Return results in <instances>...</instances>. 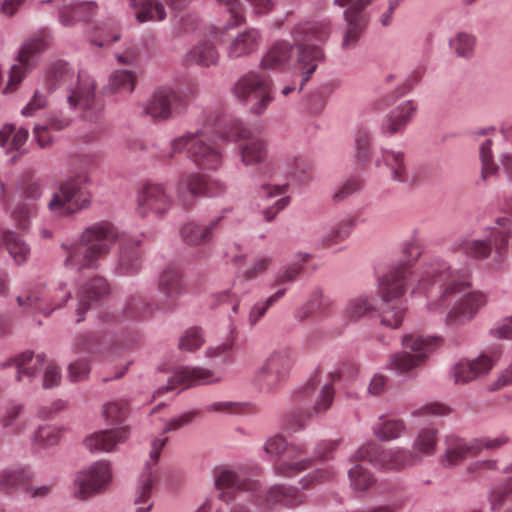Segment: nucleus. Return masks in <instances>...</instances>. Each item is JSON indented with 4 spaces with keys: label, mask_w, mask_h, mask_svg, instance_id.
Wrapping results in <instances>:
<instances>
[{
    "label": "nucleus",
    "mask_w": 512,
    "mask_h": 512,
    "mask_svg": "<svg viewBox=\"0 0 512 512\" xmlns=\"http://www.w3.org/2000/svg\"><path fill=\"white\" fill-rule=\"evenodd\" d=\"M419 243L412 241L406 244L404 254L408 262L392 268L379 280V293L382 298L381 323L397 328L402 323L405 307L402 301L408 287L413 292L427 294L428 309L433 312L442 311L455 294L466 291L470 283V269L465 267L452 270L442 259L435 258L425 262L417 272L411 270V263L421 255Z\"/></svg>",
    "instance_id": "nucleus-1"
},
{
    "label": "nucleus",
    "mask_w": 512,
    "mask_h": 512,
    "mask_svg": "<svg viewBox=\"0 0 512 512\" xmlns=\"http://www.w3.org/2000/svg\"><path fill=\"white\" fill-rule=\"evenodd\" d=\"M215 135L230 142L247 140L240 146L241 161L246 166L260 164L267 157V143L264 139L251 138V131L240 120H227L214 114L206 117L201 129L174 138L169 151L163 152L160 157L162 160H170L176 154L186 151L198 167L215 170L222 164V153L215 143Z\"/></svg>",
    "instance_id": "nucleus-2"
},
{
    "label": "nucleus",
    "mask_w": 512,
    "mask_h": 512,
    "mask_svg": "<svg viewBox=\"0 0 512 512\" xmlns=\"http://www.w3.org/2000/svg\"><path fill=\"white\" fill-rule=\"evenodd\" d=\"M120 238L121 233L113 223H93L81 232L77 243H62L64 266L78 271L97 269L99 262L110 253Z\"/></svg>",
    "instance_id": "nucleus-3"
},
{
    "label": "nucleus",
    "mask_w": 512,
    "mask_h": 512,
    "mask_svg": "<svg viewBox=\"0 0 512 512\" xmlns=\"http://www.w3.org/2000/svg\"><path fill=\"white\" fill-rule=\"evenodd\" d=\"M330 34L331 23L328 19L304 21L292 28L291 36L297 48L298 69L302 74L301 86L309 80L318 63L324 59L321 45L328 40Z\"/></svg>",
    "instance_id": "nucleus-4"
},
{
    "label": "nucleus",
    "mask_w": 512,
    "mask_h": 512,
    "mask_svg": "<svg viewBox=\"0 0 512 512\" xmlns=\"http://www.w3.org/2000/svg\"><path fill=\"white\" fill-rule=\"evenodd\" d=\"M160 299L148 302L140 295L131 296L125 305V314L130 318H144L156 311H172L177 307L179 298L185 292L181 271L176 267H167L161 272L157 282Z\"/></svg>",
    "instance_id": "nucleus-5"
},
{
    "label": "nucleus",
    "mask_w": 512,
    "mask_h": 512,
    "mask_svg": "<svg viewBox=\"0 0 512 512\" xmlns=\"http://www.w3.org/2000/svg\"><path fill=\"white\" fill-rule=\"evenodd\" d=\"M511 220L507 217L498 218L495 226L489 229L484 239L463 238L453 243V253H463L475 260L487 259L492 253V244L495 246V260L501 262L507 251L510 238Z\"/></svg>",
    "instance_id": "nucleus-6"
},
{
    "label": "nucleus",
    "mask_w": 512,
    "mask_h": 512,
    "mask_svg": "<svg viewBox=\"0 0 512 512\" xmlns=\"http://www.w3.org/2000/svg\"><path fill=\"white\" fill-rule=\"evenodd\" d=\"M297 398L307 407L290 417L287 425L292 431L304 428L313 415L322 414L330 408L334 400V388L331 383L320 385V376L316 372L298 392Z\"/></svg>",
    "instance_id": "nucleus-7"
},
{
    "label": "nucleus",
    "mask_w": 512,
    "mask_h": 512,
    "mask_svg": "<svg viewBox=\"0 0 512 512\" xmlns=\"http://www.w3.org/2000/svg\"><path fill=\"white\" fill-rule=\"evenodd\" d=\"M90 181L88 172H79L62 181L47 204L48 210L60 217L72 216L86 208L92 201L89 190L81 187Z\"/></svg>",
    "instance_id": "nucleus-8"
},
{
    "label": "nucleus",
    "mask_w": 512,
    "mask_h": 512,
    "mask_svg": "<svg viewBox=\"0 0 512 512\" xmlns=\"http://www.w3.org/2000/svg\"><path fill=\"white\" fill-rule=\"evenodd\" d=\"M231 92L240 103L249 106L250 112L255 115H262L274 99L270 77L256 71L240 76Z\"/></svg>",
    "instance_id": "nucleus-9"
},
{
    "label": "nucleus",
    "mask_w": 512,
    "mask_h": 512,
    "mask_svg": "<svg viewBox=\"0 0 512 512\" xmlns=\"http://www.w3.org/2000/svg\"><path fill=\"white\" fill-rule=\"evenodd\" d=\"M51 43V35L47 30H40L26 39L16 56V63L11 67L4 93L14 92L22 80L39 64L42 53Z\"/></svg>",
    "instance_id": "nucleus-10"
},
{
    "label": "nucleus",
    "mask_w": 512,
    "mask_h": 512,
    "mask_svg": "<svg viewBox=\"0 0 512 512\" xmlns=\"http://www.w3.org/2000/svg\"><path fill=\"white\" fill-rule=\"evenodd\" d=\"M264 451L275 457L286 455V458L274 463L273 469L276 475L284 478L296 477L299 473L310 468L314 462L312 458H301L306 448L301 444H289L281 435L268 438L264 444Z\"/></svg>",
    "instance_id": "nucleus-11"
},
{
    "label": "nucleus",
    "mask_w": 512,
    "mask_h": 512,
    "mask_svg": "<svg viewBox=\"0 0 512 512\" xmlns=\"http://www.w3.org/2000/svg\"><path fill=\"white\" fill-rule=\"evenodd\" d=\"M352 461L367 460L383 471H401L420 463L417 453L405 448L382 449L375 442L362 445L352 456Z\"/></svg>",
    "instance_id": "nucleus-12"
},
{
    "label": "nucleus",
    "mask_w": 512,
    "mask_h": 512,
    "mask_svg": "<svg viewBox=\"0 0 512 512\" xmlns=\"http://www.w3.org/2000/svg\"><path fill=\"white\" fill-rule=\"evenodd\" d=\"M196 416L197 412L191 411L171 419L167 422L162 434L151 440V449L149 453L150 459L147 461L145 471L141 476V485L135 498L136 505L144 504L150 499L152 487L156 480V471L153 469V466L157 464L161 451L168 441V437H166L165 434L188 425Z\"/></svg>",
    "instance_id": "nucleus-13"
},
{
    "label": "nucleus",
    "mask_w": 512,
    "mask_h": 512,
    "mask_svg": "<svg viewBox=\"0 0 512 512\" xmlns=\"http://www.w3.org/2000/svg\"><path fill=\"white\" fill-rule=\"evenodd\" d=\"M479 157L481 161V178L487 180L495 176L499 171V166L494 161L493 148L497 150L500 146L506 145L498 152V160L507 180L512 183V145L505 139L504 135L495 133H483L478 138Z\"/></svg>",
    "instance_id": "nucleus-14"
},
{
    "label": "nucleus",
    "mask_w": 512,
    "mask_h": 512,
    "mask_svg": "<svg viewBox=\"0 0 512 512\" xmlns=\"http://www.w3.org/2000/svg\"><path fill=\"white\" fill-rule=\"evenodd\" d=\"M95 91L94 79L82 72L66 88L67 103L71 108L80 110L88 121H97L102 111V106L96 101Z\"/></svg>",
    "instance_id": "nucleus-15"
},
{
    "label": "nucleus",
    "mask_w": 512,
    "mask_h": 512,
    "mask_svg": "<svg viewBox=\"0 0 512 512\" xmlns=\"http://www.w3.org/2000/svg\"><path fill=\"white\" fill-rule=\"evenodd\" d=\"M441 338L439 337H424L422 335H406L403 338V346L407 349L416 352L410 354L401 352L394 354L389 363V368L400 374L407 373L421 365L427 355L433 352L441 345Z\"/></svg>",
    "instance_id": "nucleus-16"
},
{
    "label": "nucleus",
    "mask_w": 512,
    "mask_h": 512,
    "mask_svg": "<svg viewBox=\"0 0 512 512\" xmlns=\"http://www.w3.org/2000/svg\"><path fill=\"white\" fill-rule=\"evenodd\" d=\"M70 297L71 293L65 284H60L53 289L45 285H36L25 296H18L17 303L24 309L49 316L53 311L61 308Z\"/></svg>",
    "instance_id": "nucleus-17"
},
{
    "label": "nucleus",
    "mask_w": 512,
    "mask_h": 512,
    "mask_svg": "<svg viewBox=\"0 0 512 512\" xmlns=\"http://www.w3.org/2000/svg\"><path fill=\"white\" fill-rule=\"evenodd\" d=\"M293 357L289 351L272 353L255 374V383L261 391L274 392L289 376Z\"/></svg>",
    "instance_id": "nucleus-18"
},
{
    "label": "nucleus",
    "mask_w": 512,
    "mask_h": 512,
    "mask_svg": "<svg viewBox=\"0 0 512 512\" xmlns=\"http://www.w3.org/2000/svg\"><path fill=\"white\" fill-rule=\"evenodd\" d=\"M187 98L171 87L157 88L143 104V113L154 120H167L187 107Z\"/></svg>",
    "instance_id": "nucleus-19"
},
{
    "label": "nucleus",
    "mask_w": 512,
    "mask_h": 512,
    "mask_svg": "<svg viewBox=\"0 0 512 512\" xmlns=\"http://www.w3.org/2000/svg\"><path fill=\"white\" fill-rule=\"evenodd\" d=\"M112 481L108 462L98 461L79 471L74 480V496L86 500L104 491Z\"/></svg>",
    "instance_id": "nucleus-20"
},
{
    "label": "nucleus",
    "mask_w": 512,
    "mask_h": 512,
    "mask_svg": "<svg viewBox=\"0 0 512 512\" xmlns=\"http://www.w3.org/2000/svg\"><path fill=\"white\" fill-rule=\"evenodd\" d=\"M372 1L373 0H334V3L338 6H348L344 12L346 30L343 36V48L351 49L355 47L367 25L364 9Z\"/></svg>",
    "instance_id": "nucleus-21"
},
{
    "label": "nucleus",
    "mask_w": 512,
    "mask_h": 512,
    "mask_svg": "<svg viewBox=\"0 0 512 512\" xmlns=\"http://www.w3.org/2000/svg\"><path fill=\"white\" fill-rule=\"evenodd\" d=\"M172 205V198L164 185L147 183L137 197V213L141 217L164 215Z\"/></svg>",
    "instance_id": "nucleus-22"
},
{
    "label": "nucleus",
    "mask_w": 512,
    "mask_h": 512,
    "mask_svg": "<svg viewBox=\"0 0 512 512\" xmlns=\"http://www.w3.org/2000/svg\"><path fill=\"white\" fill-rule=\"evenodd\" d=\"M215 488L219 492L218 497L222 501L234 498L237 491H253L258 483L244 477L238 471L229 468H219L214 473Z\"/></svg>",
    "instance_id": "nucleus-23"
},
{
    "label": "nucleus",
    "mask_w": 512,
    "mask_h": 512,
    "mask_svg": "<svg viewBox=\"0 0 512 512\" xmlns=\"http://www.w3.org/2000/svg\"><path fill=\"white\" fill-rule=\"evenodd\" d=\"M487 304V295L480 291L466 294L455 303L446 316L448 326H457L470 321Z\"/></svg>",
    "instance_id": "nucleus-24"
},
{
    "label": "nucleus",
    "mask_w": 512,
    "mask_h": 512,
    "mask_svg": "<svg viewBox=\"0 0 512 512\" xmlns=\"http://www.w3.org/2000/svg\"><path fill=\"white\" fill-rule=\"evenodd\" d=\"M477 456V446L474 440L449 435L445 438V451L440 456V464L445 468L461 465L468 457Z\"/></svg>",
    "instance_id": "nucleus-25"
},
{
    "label": "nucleus",
    "mask_w": 512,
    "mask_h": 512,
    "mask_svg": "<svg viewBox=\"0 0 512 512\" xmlns=\"http://www.w3.org/2000/svg\"><path fill=\"white\" fill-rule=\"evenodd\" d=\"M215 381L213 373L201 367L179 366L174 369L172 376L168 380V385L157 390V394L168 392L177 386L188 388L194 385H202Z\"/></svg>",
    "instance_id": "nucleus-26"
},
{
    "label": "nucleus",
    "mask_w": 512,
    "mask_h": 512,
    "mask_svg": "<svg viewBox=\"0 0 512 512\" xmlns=\"http://www.w3.org/2000/svg\"><path fill=\"white\" fill-rule=\"evenodd\" d=\"M187 190L192 196H219L226 190L224 183L217 179L206 177L199 173H191L186 175L178 186V192Z\"/></svg>",
    "instance_id": "nucleus-27"
},
{
    "label": "nucleus",
    "mask_w": 512,
    "mask_h": 512,
    "mask_svg": "<svg viewBox=\"0 0 512 512\" xmlns=\"http://www.w3.org/2000/svg\"><path fill=\"white\" fill-rule=\"evenodd\" d=\"M127 428L104 430L90 434L84 439L85 447L91 452H109L128 438Z\"/></svg>",
    "instance_id": "nucleus-28"
},
{
    "label": "nucleus",
    "mask_w": 512,
    "mask_h": 512,
    "mask_svg": "<svg viewBox=\"0 0 512 512\" xmlns=\"http://www.w3.org/2000/svg\"><path fill=\"white\" fill-rule=\"evenodd\" d=\"M140 242L135 239H124L120 243V251L116 265L119 275H133L141 268Z\"/></svg>",
    "instance_id": "nucleus-29"
},
{
    "label": "nucleus",
    "mask_w": 512,
    "mask_h": 512,
    "mask_svg": "<svg viewBox=\"0 0 512 512\" xmlns=\"http://www.w3.org/2000/svg\"><path fill=\"white\" fill-rule=\"evenodd\" d=\"M261 43V34L255 28L238 33L227 46V55L231 59L248 56L256 52Z\"/></svg>",
    "instance_id": "nucleus-30"
},
{
    "label": "nucleus",
    "mask_w": 512,
    "mask_h": 512,
    "mask_svg": "<svg viewBox=\"0 0 512 512\" xmlns=\"http://www.w3.org/2000/svg\"><path fill=\"white\" fill-rule=\"evenodd\" d=\"M493 367V360L481 355L472 361H459L453 369V376L456 383H467L477 377L488 373Z\"/></svg>",
    "instance_id": "nucleus-31"
},
{
    "label": "nucleus",
    "mask_w": 512,
    "mask_h": 512,
    "mask_svg": "<svg viewBox=\"0 0 512 512\" xmlns=\"http://www.w3.org/2000/svg\"><path fill=\"white\" fill-rule=\"evenodd\" d=\"M109 293L107 281L102 277H94L78 293L77 322H81L83 314L89 310L91 302L97 301Z\"/></svg>",
    "instance_id": "nucleus-32"
},
{
    "label": "nucleus",
    "mask_w": 512,
    "mask_h": 512,
    "mask_svg": "<svg viewBox=\"0 0 512 512\" xmlns=\"http://www.w3.org/2000/svg\"><path fill=\"white\" fill-rule=\"evenodd\" d=\"M417 106L412 101H404L385 117L381 124V131L392 136L402 131L414 117Z\"/></svg>",
    "instance_id": "nucleus-33"
},
{
    "label": "nucleus",
    "mask_w": 512,
    "mask_h": 512,
    "mask_svg": "<svg viewBox=\"0 0 512 512\" xmlns=\"http://www.w3.org/2000/svg\"><path fill=\"white\" fill-rule=\"evenodd\" d=\"M334 308V300L325 296L322 288H314L306 303L297 311L296 317L300 321L308 319L314 314L320 316L328 315Z\"/></svg>",
    "instance_id": "nucleus-34"
},
{
    "label": "nucleus",
    "mask_w": 512,
    "mask_h": 512,
    "mask_svg": "<svg viewBox=\"0 0 512 512\" xmlns=\"http://www.w3.org/2000/svg\"><path fill=\"white\" fill-rule=\"evenodd\" d=\"M44 362L43 354L34 356L32 352L26 351L12 358L5 365L15 366L17 381L22 382L24 378H27V382H31L32 378L43 368Z\"/></svg>",
    "instance_id": "nucleus-35"
},
{
    "label": "nucleus",
    "mask_w": 512,
    "mask_h": 512,
    "mask_svg": "<svg viewBox=\"0 0 512 512\" xmlns=\"http://www.w3.org/2000/svg\"><path fill=\"white\" fill-rule=\"evenodd\" d=\"M266 506L280 504L296 507L304 502V496L293 486L276 484L267 489L264 497Z\"/></svg>",
    "instance_id": "nucleus-36"
},
{
    "label": "nucleus",
    "mask_w": 512,
    "mask_h": 512,
    "mask_svg": "<svg viewBox=\"0 0 512 512\" xmlns=\"http://www.w3.org/2000/svg\"><path fill=\"white\" fill-rule=\"evenodd\" d=\"M221 218L212 220L207 225H200L195 222H187L180 229L182 240L190 246H198L209 242L213 230L217 227Z\"/></svg>",
    "instance_id": "nucleus-37"
},
{
    "label": "nucleus",
    "mask_w": 512,
    "mask_h": 512,
    "mask_svg": "<svg viewBox=\"0 0 512 512\" xmlns=\"http://www.w3.org/2000/svg\"><path fill=\"white\" fill-rule=\"evenodd\" d=\"M32 479L33 473L27 467L3 469L0 471V492L12 493L26 486Z\"/></svg>",
    "instance_id": "nucleus-38"
},
{
    "label": "nucleus",
    "mask_w": 512,
    "mask_h": 512,
    "mask_svg": "<svg viewBox=\"0 0 512 512\" xmlns=\"http://www.w3.org/2000/svg\"><path fill=\"white\" fill-rule=\"evenodd\" d=\"M293 45L288 41L275 42L263 56L260 66L265 70H275L287 64L292 57Z\"/></svg>",
    "instance_id": "nucleus-39"
},
{
    "label": "nucleus",
    "mask_w": 512,
    "mask_h": 512,
    "mask_svg": "<svg viewBox=\"0 0 512 512\" xmlns=\"http://www.w3.org/2000/svg\"><path fill=\"white\" fill-rule=\"evenodd\" d=\"M95 8L96 4L93 1L64 0V7L60 12V21L64 26H71L79 20H87L94 14Z\"/></svg>",
    "instance_id": "nucleus-40"
},
{
    "label": "nucleus",
    "mask_w": 512,
    "mask_h": 512,
    "mask_svg": "<svg viewBox=\"0 0 512 512\" xmlns=\"http://www.w3.org/2000/svg\"><path fill=\"white\" fill-rule=\"evenodd\" d=\"M438 429L428 426L419 429L414 440L412 453H417L420 461L422 457H429L436 453L438 444Z\"/></svg>",
    "instance_id": "nucleus-41"
},
{
    "label": "nucleus",
    "mask_w": 512,
    "mask_h": 512,
    "mask_svg": "<svg viewBox=\"0 0 512 512\" xmlns=\"http://www.w3.org/2000/svg\"><path fill=\"white\" fill-rule=\"evenodd\" d=\"M1 239L16 264L21 265L29 259L31 254L30 246L20 235L6 230L2 232Z\"/></svg>",
    "instance_id": "nucleus-42"
},
{
    "label": "nucleus",
    "mask_w": 512,
    "mask_h": 512,
    "mask_svg": "<svg viewBox=\"0 0 512 512\" xmlns=\"http://www.w3.org/2000/svg\"><path fill=\"white\" fill-rule=\"evenodd\" d=\"M382 160L384 164L389 168L391 176L394 180L402 183L409 182L410 175L403 152L383 149Z\"/></svg>",
    "instance_id": "nucleus-43"
},
{
    "label": "nucleus",
    "mask_w": 512,
    "mask_h": 512,
    "mask_svg": "<svg viewBox=\"0 0 512 512\" xmlns=\"http://www.w3.org/2000/svg\"><path fill=\"white\" fill-rule=\"evenodd\" d=\"M23 412L24 406L21 403H8L0 417L1 426L4 429H8L13 434L22 433L27 427V422L22 417Z\"/></svg>",
    "instance_id": "nucleus-44"
},
{
    "label": "nucleus",
    "mask_w": 512,
    "mask_h": 512,
    "mask_svg": "<svg viewBox=\"0 0 512 512\" xmlns=\"http://www.w3.org/2000/svg\"><path fill=\"white\" fill-rule=\"evenodd\" d=\"M219 54L213 42L204 41L194 46L185 57L187 63H196L197 65L209 67L217 64Z\"/></svg>",
    "instance_id": "nucleus-45"
},
{
    "label": "nucleus",
    "mask_w": 512,
    "mask_h": 512,
    "mask_svg": "<svg viewBox=\"0 0 512 512\" xmlns=\"http://www.w3.org/2000/svg\"><path fill=\"white\" fill-rule=\"evenodd\" d=\"M133 10L139 23L162 21L167 16L165 6L160 0H139Z\"/></svg>",
    "instance_id": "nucleus-46"
},
{
    "label": "nucleus",
    "mask_w": 512,
    "mask_h": 512,
    "mask_svg": "<svg viewBox=\"0 0 512 512\" xmlns=\"http://www.w3.org/2000/svg\"><path fill=\"white\" fill-rule=\"evenodd\" d=\"M76 78L69 68L68 64L63 61H57L52 64L46 75V87L49 92L54 91L58 87L67 86Z\"/></svg>",
    "instance_id": "nucleus-47"
},
{
    "label": "nucleus",
    "mask_w": 512,
    "mask_h": 512,
    "mask_svg": "<svg viewBox=\"0 0 512 512\" xmlns=\"http://www.w3.org/2000/svg\"><path fill=\"white\" fill-rule=\"evenodd\" d=\"M348 479L351 489L356 492H364L376 483L374 475L361 464H355L348 470Z\"/></svg>",
    "instance_id": "nucleus-48"
},
{
    "label": "nucleus",
    "mask_w": 512,
    "mask_h": 512,
    "mask_svg": "<svg viewBox=\"0 0 512 512\" xmlns=\"http://www.w3.org/2000/svg\"><path fill=\"white\" fill-rule=\"evenodd\" d=\"M28 138V130L19 128L15 130L14 125L6 124L0 130V146L9 145L10 151L19 152Z\"/></svg>",
    "instance_id": "nucleus-49"
},
{
    "label": "nucleus",
    "mask_w": 512,
    "mask_h": 512,
    "mask_svg": "<svg viewBox=\"0 0 512 512\" xmlns=\"http://www.w3.org/2000/svg\"><path fill=\"white\" fill-rule=\"evenodd\" d=\"M405 430V423L398 419H383L373 428L374 435L383 441L397 439Z\"/></svg>",
    "instance_id": "nucleus-50"
},
{
    "label": "nucleus",
    "mask_w": 512,
    "mask_h": 512,
    "mask_svg": "<svg viewBox=\"0 0 512 512\" xmlns=\"http://www.w3.org/2000/svg\"><path fill=\"white\" fill-rule=\"evenodd\" d=\"M136 85V75L127 69H119L109 79V89L113 93H131Z\"/></svg>",
    "instance_id": "nucleus-51"
},
{
    "label": "nucleus",
    "mask_w": 512,
    "mask_h": 512,
    "mask_svg": "<svg viewBox=\"0 0 512 512\" xmlns=\"http://www.w3.org/2000/svg\"><path fill=\"white\" fill-rule=\"evenodd\" d=\"M311 256L308 253H299L297 260L291 263L281 274H279L275 281V286H281L284 284H291L303 271V266L310 260Z\"/></svg>",
    "instance_id": "nucleus-52"
},
{
    "label": "nucleus",
    "mask_w": 512,
    "mask_h": 512,
    "mask_svg": "<svg viewBox=\"0 0 512 512\" xmlns=\"http://www.w3.org/2000/svg\"><path fill=\"white\" fill-rule=\"evenodd\" d=\"M375 309L374 299L368 296H359L351 299L344 310L345 316L350 320H358Z\"/></svg>",
    "instance_id": "nucleus-53"
},
{
    "label": "nucleus",
    "mask_w": 512,
    "mask_h": 512,
    "mask_svg": "<svg viewBox=\"0 0 512 512\" xmlns=\"http://www.w3.org/2000/svg\"><path fill=\"white\" fill-rule=\"evenodd\" d=\"M476 39L472 34L459 32L449 40L450 48L459 57L470 58L473 54Z\"/></svg>",
    "instance_id": "nucleus-54"
},
{
    "label": "nucleus",
    "mask_w": 512,
    "mask_h": 512,
    "mask_svg": "<svg viewBox=\"0 0 512 512\" xmlns=\"http://www.w3.org/2000/svg\"><path fill=\"white\" fill-rule=\"evenodd\" d=\"M37 213L35 203L19 202L11 213V217L19 229L25 230L30 225V219Z\"/></svg>",
    "instance_id": "nucleus-55"
},
{
    "label": "nucleus",
    "mask_w": 512,
    "mask_h": 512,
    "mask_svg": "<svg viewBox=\"0 0 512 512\" xmlns=\"http://www.w3.org/2000/svg\"><path fill=\"white\" fill-rule=\"evenodd\" d=\"M336 474L334 467L326 466L306 475L300 480V485L303 489H310L316 485L332 481Z\"/></svg>",
    "instance_id": "nucleus-56"
},
{
    "label": "nucleus",
    "mask_w": 512,
    "mask_h": 512,
    "mask_svg": "<svg viewBox=\"0 0 512 512\" xmlns=\"http://www.w3.org/2000/svg\"><path fill=\"white\" fill-rule=\"evenodd\" d=\"M352 221L344 220L327 232L321 239L324 247H331L344 241L351 233Z\"/></svg>",
    "instance_id": "nucleus-57"
},
{
    "label": "nucleus",
    "mask_w": 512,
    "mask_h": 512,
    "mask_svg": "<svg viewBox=\"0 0 512 512\" xmlns=\"http://www.w3.org/2000/svg\"><path fill=\"white\" fill-rule=\"evenodd\" d=\"M286 293V288L279 289L273 295L269 296L265 302L256 303L249 313V324L251 326L256 325L266 314L267 310L273 306L279 299H281Z\"/></svg>",
    "instance_id": "nucleus-58"
},
{
    "label": "nucleus",
    "mask_w": 512,
    "mask_h": 512,
    "mask_svg": "<svg viewBox=\"0 0 512 512\" xmlns=\"http://www.w3.org/2000/svg\"><path fill=\"white\" fill-rule=\"evenodd\" d=\"M128 413V404L123 400L109 402L104 405L103 414L110 424L121 423Z\"/></svg>",
    "instance_id": "nucleus-59"
},
{
    "label": "nucleus",
    "mask_w": 512,
    "mask_h": 512,
    "mask_svg": "<svg viewBox=\"0 0 512 512\" xmlns=\"http://www.w3.org/2000/svg\"><path fill=\"white\" fill-rule=\"evenodd\" d=\"M60 440V430L52 426H41L34 435L35 445L46 448L58 444Z\"/></svg>",
    "instance_id": "nucleus-60"
},
{
    "label": "nucleus",
    "mask_w": 512,
    "mask_h": 512,
    "mask_svg": "<svg viewBox=\"0 0 512 512\" xmlns=\"http://www.w3.org/2000/svg\"><path fill=\"white\" fill-rule=\"evenodd\" d=\"M510 436L507 433H502L494 438L481 437L473 438L475 446H477V455H479L484 449L486 450H497L510 442Z\"/></svg>",
    "instance_id": "nucleus-61"
},
{
    "label": "nucleus",
    "mask_w": 512,
    "mask_h": 512,
    "mask_svg": "<svg viewBox=\"0 0 512 512\" xmlns=\"http://www.w3.org/2000/svg\"><path fill=\"white\" fill-rule=\"evenodd\" d=\"M272 257L261 256L257 258L253 264L243 271L241 278L244 281H252L263 274L272 264Z\"/></svg>",
    "instance_id": "nucleus-62"
},
{
    "label": "nucleus",
    "mask_w": 512,
    "mask_h": 512,
    "mask_svg": "<svg viewBox=\"0 0 512 512\" xmlns=\"http://www.w3.org/2000/svg\"><path fill=\"white\" fill-rule=\"evenodd\" d=\"M371 137L366 131H358L355 136L356 157L359 162H367L370 158Z\"/></svg>",
    "instance_id": "nucleus-63"
},
{
    "label": "nucleus",
    "mask_w": 512,
    "mask_h": 512,
    "mask_svg": "<svg viewBox=\"0 0 512 512\" xmlns=\"http://www.w3.org/2000/svg\"><path fill=\"white\" fill-rule=\"evenodd\" d=\"M204 343L202 331L198 328L189 329L181 338L179 347L182 350L195 351Z\"/></svg>",
    "instance_id": "nucleus-64"
}]
</instances>
